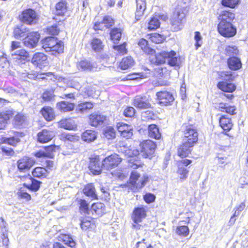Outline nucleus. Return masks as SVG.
Listing matches in <instances>:
<instances>
[{
	"instance_id": "37998d69",
	"label": "nucleus",
	"mask_w": 248,
	"mask_h": 248,
	"mask_svg": "<svg viewBox=\"0 0 248 248\" xmlns=\"http://www.w3.org/2000/svg\"><path fill=\"white\" fill-rule=\"evenodd\" d=\"M91 46L95 52L101 51L104 47L102 41L96 38L92 39Z\"/></svg>"
},
{
	"instance_id": "ea45409f",
	"label": "nucleus",
	"mask_w": 248,
	"mask_h": 248,
	"mask_svg": "<svg viewBox=\"0 0 248 248\" xmlns=\"http://www.w3.org/2000/svg\"><path fill=\"white\" fill-rule=\"evenodd\" d=\"M134 60L131 57L124 58L119 64V67L122 70L127 69L134 64Z\"/></svg>"
},
{
	"instance_id": "f3484780",
	"label": "nucleus",
	"mask_w": 248,
	"mask_h": 248,
	"mask_svg": "<svg viewBox=\"0 0 248 248\" xmlns=\"http://www.w3.org/2000/svg\"><path fill=\"white\" fill-rule=\"evenodd\" d=\"M117 129L123 137L129 139L133 135V128L131 125L124 123H118Z\"/></svg>"
},
{
	"instance_id": "79ce46f5",
	"label": "nucleus",
	"mask_w": 248,
	"mask_h": 248,
	"mask_svg": "<svg viewBox=\"0 0 248 248\" xmlns=\"http://www.w3.org/2000/svg\"><path fill=\"white\" fill-rule=\"evenodd\" d=\"M59 125L62 128L68 130H72L75 127V125L70 119L62 120L59 122Z\"/></svg>"
},
{
	"instance_id": "a18cd8bd",
	"label": "nucleus",
	"mask_w": 248,
	"mask_h": 248,
	"mask_svg": "<svg viewBox=\"0 0 248 248\" xmlns=\"http://www.w3.org/2000/svg\"><path fill=\"white\" fill-rule=\"evenodd\" d=\"M32 174L34 177L44 178L46 177L47 171L44 168L36 167L32 171Z\"/></svg>"
},
{
	"instance_id": "6ab92c4d",
	"label": "nucleus",
	"mask_w": 248,
	"mask_h": 248,
	"mask_svg": "<svg viewBox=\"0 0 248 248\" xmlns=\"http://www.w3.org/2000/svg\"><path fill=\"white\" fill-rule=\"evenodd\" d=\"M31 62L37 66H45L47 63V57L44 53H36L34 54Z\"/></svg>"
},
{
	"instance_id": "e433bc0d",
	"label": "nucleus",
	"mask_w": 248,
	"mask_h": 248,
	"mask_svg": "<svg viewBox=\"0 0 248 248\" xmlns=\"http://www.w3.org/2000/svg\"><path fill=\"white\" fill-rule=\"evenodd\" d=\"M28 31V30H27L24 26L21 25L15 28L14 31V35L16 38L19 39L27 36L29 34Z\"/></svg>"
},
{
	"instance_id": "c9c22d12",
	"label": "nucleus",
	"mask_w": 248,
	"mask_h": 248,
	"mask_svg": "<svg viewBox=\"0 0 248 248\" xmlns=\"http://www.w3.org/2000/svg\"><path fill=\"white\" fill-rule=\"evenodd\" d=\"M41 113L47 121L52 120L55 117L54 110L49 107H45L41 110Z\"/></svg>"
},
{
	"instance_id": "cd10ccee",
	"label": "nucleus",
	"mask_w": 248,
	"mask_h": 248,
	"mask_svg": "<svg viewBox=\"0 0 248 248\" xmlns=\"http://www.w3.org/2000/svg\"><path fill=\"white\" fill-rule=\"evenodd\" d=\"M97 138L96 133L93 130H87L82 134V140L88 143L93 142Z\"/></svg>"
},
{
	"instance_id": "bb28decb",
	"label": "nucleus",
	"mask_w": 248,
	"mask_h": 248,
	"mask_svg": "<svg viewBox=\"0 0 248 248\" xmlns=\"http://www.w3.org/2000/svg\"><path fill=\"white\" fill-rule=\"evenodd\" d=\"M84 194L93 199H97V195L94 185L93 184H88L85 186L83 190Z\"/></svg>"
},
{
	"instance_id": "393cba45",
	"label": "nucleus",
	"mask_w": 248,
	"mask_h": 248,
	"mask_svg": "<svg viewBox=\"0 0 248 248\" xmlns=\"http://www.w3.org/2000/svg\"><path fill=\"white\" fill-rule=\"evenodd\" d=\"M56 238L59 241L64 242L65 244L72 248H74L76 246V242L69 235L60 233V235L56 236Z\"/></svg>"
},
{
	"instance_id": "5701e85b",
	"label": "nucleus",
	"mask_w": 248,
	"mask_h": 248,
	"mask_svg": "<svg viewBox=\"0 0 248 248\" xmlns=\"http://www.w3.org/2000/svg\"><path fill=\"white\" fill-rule=\"evenodd\" d=\"M217 86L218 89L224 92L232 93L236 89V86L234 84L225 81L218 82Z\"/></svg>"
},
{
	"instance_id": "0e129e2a",
	"label": "nucleus",
	"mask_w": 248,
	"mask_h": 248,
	"mask_svg": "<svg viewBox=\"0 0 248 248\" xmlns=\"http://www.w3.org/2000/svg\"><path fill=\"white\" fill-rule=\"evenodd\" d=\"M17 194L19 198L24 199L27 201L30 200L31 199V195L24 190H20L17 192Z\"/></svg>"
},
{
	"instance_id": "9b49d317",
	"label": "nucleus",
	"mask_w": 248,
	"mask_h": 248,
	"mask_svg": "<svg viewBox=\"0 0 248 248\" xmlns=\"http://www.w3.org/2000/svg\"><path fill=\"white\" fill-rule=\"evenodd\" d=\"M198 133L192 126L187 127L184 132L183 141L194 144L198 140Z\"/></svg>"
},
{
	"instance_id": "052dcab7",
	"label": "nucleus",
	"mask_w": 248,
	"mask_h": 248,
	"mask_svg": "<svg viewBox=\"0 0 248 248\" xmlns=\"http://www.w3.org/2000/svg\"><path fill=\"white\" fill-rule=\"evenodd\" d=\"M19 141V138L15 137L5 138L3 140L4 143L12 146H15Z\"/></svg>"
},
{
	"instance_id": "f257e3e1",
	"label": "nucleus",
	"mask_w": 248,
	"mask_h": 248,
	"mask_svg": "<svg viewBox=\"0 0 248 248\" xmlns=\"http://www.w3.org/2000/svg\"><path fill=\"white\" fill-rule=\"evenodd\" d=\"M138 44L143 52L150 54L149 59L151 63L159 65L167 62L172 66L178 64L179 60L174 51L171 50L169 52L161 51L158 53H155L154 49L148 46L147 41L143 38L140 39Z\"/></svg>"
},
{
	"instance_id": "72a5a7b5",
	"label": "nucleus",
	"mask_w": 248,
	"mask_h": 248,
	"mask_svg": "<svg viewBox=\"0 0 248 248\" xmlns=\"http://www.w3.org/2000/svg\"><path fill=\"white\" fill-rule=\"evenodd\" d=\"M56 14L58 16H63L67 10V2L65 0L58 2L55 6Z\"/></svg>"
},
{
	"instance_id": "2f4dec72",
	"label": "nucleus",
	"mask_w": 248,
	"mask_h": 248,
	"mask_svg": "<svg viewBox=\"0 0 248 248\" xmlns=\"http://www.w3.org/2000/svg\"><path fill=\"white\" fill-rule=\"evenodd\" d=\"M229 67L233 70H237L241 67L242 63L239 59L236 57H231L228 60Z\"/></svg>"
},
{
	"instance_id": "09e8293b",
	"label": "nucleus",
	"mask_w": 248,
	"mask_h": 248,
	"mask_svg": "<svg viewBox=\"0 0 248 248\" xmlns=\"http://www.w3.org/2000/svg\"><path fill=\"white\" fill-rule=\"evenodd\" d=\"M219 78L226 82L232 81L234 77L230 71H222L219 74Z\"/></svg>"
},
{
	"instance_id": "a19ab883",
	"label": "nucleus",
	"mask_w": 248,
	"mask_h": 248,
	"mask_svg": "<svg viewBox=\"0 0 248 248\" xmlns=\"http://www.w3.org/2000/svg\"><path fill=\"white\" fill-rule=\"evenodd\" d=\"M217 108L220 111L226 112L231 115L235 114L236 108L234 106H228L226 104L221 103L217 106Z\"/></svg>"
},
{
	"instance_id": "aec40b11",
	"label": "nucleus",
	"mask_w": 248,
	"mask_h": 248,
	"mask_svg": "<svg viewBox=\"0 0 248 248\" xmlns=\"http://www.w3.org/2000/svg\"><path fill=\"white\" fill-rule=\"evenodd\" d=\"M114 24L113 19L109 16H106L104 17L102 22H96L94 23L93 28L95 30H103L104 27L107 28L111 27Z\"/></svg>"
},
{
	"instance_id": "4d7b16f0",
	"label": "nucleus",
	"mask_w": 248,
	"mask_h": 248,
	"mask_svg": "<svg viewBox=\"0 0 248 248\" xmlns=\"http://www.w3.org/2000/svg\"><path fill=\"white\" fill-rule=\"evenodd\" d=\"M178 167L177 173L180 175V178L183 180L186 179L187 177L188 170L185 167L182 166V165H178Z\"/></svg>"
},
{
	"instance_id": "1a4fd4ad",
	"label": "nucleus",
	"mask_w": 248,
	"mask_h": 248,
	"mask_svg": "<svg viewBox=\"0 0 248 248\" xmlns=\"http://www.w3.org/2000/svg\"><path fill=\"white\" fill-rule=\"evenodd\" d=\"M36 14L32 9H27L24 11L21 16L20 19L23 22L28 24H34L36 22Z\"/></svg>"
},
{
	"instance_id": "680f3d73",
	"label": "nucleus",
	"mask_w": 248,
	"mask_h": 248,
	"mask_svg": "<svg viewBox=\"0 0 248 248\" xmlns=\"http://www.w3.org/2000/svg\"><path fill=\"white\" fill-rule=\"evenodd\" d=\"M41 182L35 179L32 180L31 184L27 186L32 191H37L40 188Z\"/></svg>"
},
{
	"instance_id": "423d86ee",
	"label": "nucleus",
	"mask_w": 248,
	"mask_h": 248,
	"mask_svg": "<svg viewBox=\"0 0 248 248\" xmlns=\"http://www.w3.org/2000/svg\"><path fill=\"white\" fill-rule=\"evenodd\" d=\"M141 153L144 158H151L156 147V144L153 141L145 140L140 144Z\"/></svg>"
},
{
	"instance_id": "7ed1b4c3",
	"label": "nucleus",
	"mask_w": 248,
	"mask_h": 248,
	"mask_svg": "<svg viewBox=\"0 0 248 248\" xmlns=\"http://www.w3.org/2000/svg\"><path fill=\"white\" fill-rule=\"evenodd\" d=\"M140 174L137 171H132L131 173L129 183L128 184L129 189L134 192H136L140 190L143 187L148 181V177L146 176L140 180L138 183H136L137 181L140 177Z\"/></svg>"
},
{
	"instance_id": "6e6552de",
	"label": "nucleus",
	"mask_w": 248,
	"mask_h": 248,
	"mask_svg": "<svg viewBox=\"0 0 248 248\" xmlns=\"http://www.w3.org/2000/svg\"><path fill=\"white\" fill-rule=\"evenodd\" d=\"M121 161L118 155L113 154L106 157L102 161V165L104 169L110 170L117 167Z\"/></svg>"
},
{
	"instance_id": "ddd939ff",
	"label": "nucleus",
	"mask_w": 248,
	"mask_h": 248,
	"mask_svg": "<svg viewBox=\"0 0 248 248\" xmlns=\"http://www.w3.org/2000/svg\"><path fill=\"white\" fill-rule=\"evenodd\" d=\"M134 105L140 109H146L151 108V105L149 98L145 96H136L134 100Z\"/></svg>"
},
{
	"instance_id": "0eeeda50",
	"label": "nucleus",
	"mask_w": 248,
	"mask_h": 248,
	"mask_svg": "<svg viewBox=\"0 0 248 248\" xmlns=\"http://www.w3.org/2000/svg\"><path fill=\"white\" fill-rule=\"evenodd\" d=\"M125 154L128 156L131 157L128 160V166L133 169H136L141 166V163L140 160L137 159V155H139V151L134 148L127 149L125 151Z\"/></svg>"
},
{
	"instance_id": "9d476101",
	"label": "nucleus",
	"mask_w": 248,
	"mask_h": 248,
	"mask_svg": "<svg viewBox=\"0 0 248 248\" xmlns=\"http://www.w3.org/2000/svg\"><path fill=\"white\" fill-rule=\"evenodd\" d=\"M156 95L159 103L165 106L171 105L174 100L172 94L166 91L157 92Z\"/></svg>"
},
{
	"instance_id": "8fccbe9b",
	"label": "nucleus",
	"mask_w": 248,
	"mask_h": 248,
	"mask_svg": "<svg viewBox=\"0 0 248 248\" xmlns=\"http://www.w3.org/2000/svg\"><path fill=\"white\" fill-rule=\"evenodd\" d=\"M175 232L178 235L185 237L188 234L189 229L186 226H180L176 228Z\"/></svg>"
},
{
	"instance_id": "c85d7f7f",
	"label": "nucleus",
	"mask_w": 248,
	"mask_h": 248,
	"mask_svg": "<svg viewBox=\"0 0 248 248\" xmlns=\"http://www.w3.org/2000/svg\"><path fill=\"white\" fill-rule=\"evenodd\" d=\"M93 107V104L92 102H84L78 104L76 107L75 111L78 113H83Z\"/></svg>"
},
{
	"instance_id": "864d4df0",
	"label": "nucleus",
	"mask_w": 248,
	"mask_h": 248,
	"mask_svg": "<svg viewBox=\"0 0 248 248\" xmlns=\"http://www.w3.org/2000/svg\"><path fill=\"white\" fill-rule=\"evenodd\" d=\"M55 146H48L46 148V152H48V153H46L45 152H39L36 154V155L38 157H42V156H50L51 155V153L55 151Z\"/></svg>"
},
{
	"instance_id": "b1692460",
	"label": "nucleus",
	"mask_w": 248,
	"mask_h": 248,
	"mask_svg": "<svg viewBox=\"0 0 248 248\" xmlns=\"http://www.w3.org/2000/svg\"><path fill=\"white\" fill-rule=\"evenodd\" d=\"M234 18V14L229 11H221L218 16V19L220 20V22L224 23L228 22L232 23Z\"/></svg>"
},
{
	"instance_id": "f704fd0d",
	"label": "nucleus",
	"mask_w": 248,
	"mask_h": 248,
	"mask_svg": "<svg viewBox=\"0 0 248 248\" xmlns=\"http://www.w3.org/2000/svg\"><path fill=\"white\" fill-rule=\"evenodd\" d=\"M148 135L150 137L156 140L161 138L158 127L155 124H151L148 126Z\"/></svg>"
},
{
	"instance_id": "dca6fc26",
	"label": "nucleus",
	"mask_w": 248,
	"mask_h": 248,
	"mask_svg": "<svg viewBox=\"0 0 248 248\" xmlns=\"http://www.w3.org/2000/svg\"><path fill=\"white\" fill-rule=\"evenodd\" d=\"M106 116L102 114L93 113L89 117V122L91 125L96 126L107 123Z\"/></svg>"
},
{
	"instance_id": "f03ea898",
	"label": "nucleus",
	"mask_w": 248,
	"mask_h": 248,
	"mask_svg": "<svg viewBox=\"0 0 248 248\" xmlns=\"http://www.w3.org/2000/svg\"><path fill=\"white\" fill-rule=\"evenodd\" d=\"M42 47L46 52H51L53 55L63 52V45L55 37H47L42 40Z\"/></svg>"
},
{
	"instance_id": "58836bf2",
	"label": "nucleus",
	"mask_w": 248,
	"mask_h": 248,
	"mask_svg": "<svg viewBox=\"0 0 248 248\" xmlns=\"http://www.w3.org/2000/svg\"><path fill=\"white\" fill-rule=\"evenodd\" d=\"M90 220H88L87 218H83L81 220L80 226L82 230L86 231L89 229H94L95 225L93 218H89Z\"/></svg>"
},
{
	"instance_id": "de8ad7c7",
	"label": "nucleus",
	"mask_w": 248,
	"mask_h": 248,
	"mask_svg": "<svg viewBox=\"0 0 248 248\" xmlns=\"http://www.w3.org/2000/svg\"><path fill=\"white\" fill-rule=\"evenodd\" d=\"M111 40L116 43L121 38L122 31L120 29L114 28L112 29L110 33Z\"/></svg>"
},
{
	"instance_id": "20e7f679",
	"label": "nucleus",
	"mask_w": 248,
	"mask_h": 248,
	"mask_svg": "<svg viewBox=\"0 0 248 248\" xmlns=\"http://www.w3.org/2000/svg\"><path fill=\"white\" fill-rule=\"evenodd\" d=\"M185 14L181 9H177L174 13L171 19L172 29L174 31L181 30L183 26Z\"/></svg>"
},
{
	"instance_id": "c756f323",
	"label": "nucleus",
	"mask_w": 248,
	"mask_h": 248,
	"mask_svg": "<svg viewBox=\"0 0 248 248\" xmlns=\"http://www.w3.org/2000/svg\"><path fill=\"white\" fill-rule=\"evenodd\" d=\"M146 9V3L145 1L139 0L137 2V8L135 13V17L137 20H139L140 17L143 15Z\"/></svg>"
},
{
	"instance_id": "5fc2aeb1",
	"label": "nucleus",
	"mask_w": 248,
	"mask_h": 248,
	"mask_svg": "<svg viewBox=\"0 0 248 248\" xmlns=\"http://www.w3.org/2000/svg\"><path fill=\"white\" fill-rule=\"evenodd\" d=\"M225 52L226 55L232 57L237 55L238 54V50L237 47L235 46H227L225 48Z\"/></svg>"
},
{
	"instance_id": "e2e57ef3",
	"label": "nucleus",
	"mask_w": 248,
	"mask_h": 248,
	"mask_svg": "<svg viewBox=\"0 0 248 248\" xmlns=\"http://www.w3.org/2000/svg\"><path fill=\"white\" fill-rule=\"evenodd\" d=\"M135 217H144L146 216L145 210L143 208H137L133 212Z\"/></svg>"
},
{
	"instance_id": "3c124183",
	"label": "nucleus",
	"mask_w": 248,
	"mask_h": 248,
	"mask_svg": "<svg viewBox=\"0 0 248 248\" xmlns=\"http://www.w3.org/2000/svg\"><path fill=\"white\" fill-rule=\"evenodd\" d=\"M160 24L158 19L156 17H153L148 23V28L150 30H155L160 26Z\"/></svg>"
},
{
	"instance_id": "4c0bfd02",
	"label": "nucleus",
	"mask_w": 248,
	"mask_h": 248,
	"mask_svg": "<svg viewBox=\"0 0 248 248\" xmlns=\"http://www.w3.org/2000/svg\"><path fill=\"white\" fill-rule=\"evenodd\" d=\"M57 107L61 111L67 112L73 110L75 108V105L73 103L68 102L62 101L57 103Z\"/></svg>"
},
{
	"instance_id": "69168bd1",
	"label": "nucleus",
	"mask_w": 248,
	"mask_h": 248,
	"mask_svg": "<svg viewBox=\"0 0 248 248\" xmlns=\"http://www.w3.org/2000/svg\"><path fill=\"white\" fill-rule=\"evenodd\" d=\"M194 39L196 41L195 46L197 49L202 46V36L201 35V33L199 31H196L195 32Z\"/></svg>"
},
{
	"instance_id": "774afa93",
	"label": "nucleus",
	"mask_w": 248,
	"mask_h": 248,
	"mask_svg": "<svg viewBox=\"0 0 248 248\" xmlns=\"http://www.w3.org/2000/svg\"><path fill=\"white\" fill-rule=\"evenodd\" d=\"M42 97L45 101H49L52 100L54 98V94L52 92L47 91L44 93Z\"/></svg>"
},
{
	"instance_id": "603ef678",
	"label": "nucleus",
	"mask_w": 248,
	"mask_h": 248,
	"mask_svg": "<svg viewBox=\"0 0 248 248\" xmlns=\"http://www.w3.org/2000/svg\"><path fill=\"white\" fill-rule=\"evenodd\" d=\"M104 135L108 139L110 140L115 137V132L113 128L109 126L104 129Z\"/></svg>"
},
{
	"instance_id": "13d9d810",
	"label": "nucleus",
	"mask_w": 248,
	"mask_h": 248,
	"mask_svg": "<svg viewBox=\"0 0 248 248\" xmlns=\"http://www.w3.org/2000/svg\"><path fill=\"white\" fill-rule=\"evenodd\" d=\"M80 206L79 209L80 212L87 213L89 211V204L85 200L80 199L79 201Z\"/></svg>"
},
{
	"instance_id": "7c9ffc66",
	"label": "nucleus",
	"mask_w": 248,
	"mask_h": 248,
	"mask_svg": "<svg viewBox=\"0 0 248 248\" xmlns=\"http://www.w3.org/2000/svg\"><path fill=\"white\" fill-rule=\"evenodd\" d=\"M77 67L81 71H91L95 68V65L93 63H92L87 60H84L78 63Z\"/></svg>"
},
{
	"instance_id": "f8f14e48",
	"label": "nucleus",
	"mask_w": 248,
	"mask_h": 248,
	"mask_svg": "<svg viewBox=\"0 0 248 248\" xmlns=\"http://www.w3.org/2000/svg\"><path fill=\"white\" fill-rule=\"evenodd\" d=\"M89 167L94 175H99L101 173L103 166L102 162L101 163L100 162L99 156H96L91 158Z\"/></svg>"
},
{
	"instance_id": "49530a36",
	"label": "nucleus",
	"mask_w": 248,
	"mask_h": 248,
	"mask_svg": "<svg viewBox=\"0 0 248 248\" xmlns=\"http://www.w3.org/2000/svg\"><path fill=\"white\" fill-rule=\"evenodd\" d=\"M26 119V116L21 113H17L13 120V124L15 126L19 127L22 125Z\"/></svg>"
},
{
	"instance_id": "4be33fe9",
	"label": "nucleus",
	"mask_w": 248,
	"mask_h": 248,
	"mask_svg": "<svg viewBox=\"0 0 248 248\" xmlns=\"http://www.w3.org/2000/svg\"><path fill=\"white\" fill-rule=\"evenodd\" d=\"M13 114L12 110H8L0 112V129H3L8 120Z\"/></svg>"
},
{
	"instance_id": "412c9836",
	"label": "nucleus",
	"mask_w": 248,
	"mask_h": 248,
	"mask_svg": "<svg viewBox=\"0 0 248 248\" xmlns=\"http://www.w3.org/2000/svg\"><path fill=\"white\" fill-rule=\"evenodd\" d=\"M193 145L194 144H190L189 142L183 141V144L178 150L179 156L182 158L187 156L191 153V148Z\"/></svg>"
},
{
	"instance_id": "473e14b6",
	"label": "nucleus",
	"mask_w": 248,
	"mask_h": 248,
	"mask_svg": "<svg viewBox=\"0 0 248 248\" xmlns=\"http://www.w3.org/2000/svg\"><path fill=\"white\" fill-rule=\"evenodd\" d=\"M219 124L221 128L224 130L228 131L232 126L231 119L226 117L225 115L221 117L219 120Z\"/></svg>"
},
{
	"instance_id": "a878e982",
	"label": "nucleus",
	"mask_w": 248,
	"mask_h": 248,
	"mask_svg": "<svg viewBox=\"0 0 248 248\" xmlns=\"http://www.w3.org/2000/svg\"><path fill=\"white\" fill-rule=\"evenodd\" d=\"M14 59L21 61H27L29 60V54L24 49H20L11 53Z\"/></svg>"
},
{
	"instance_id": "a211bd4d",
	"label": "nucleus",
	"mask_w": 248,
	"mask_h": 248,
	"mask_svg": "<svg viewBox=\"0 0 248 248\" xmlns=\"http://www.w3.org/2000/svg\"><path fill=\"white\" fill-rule=\"evenodd\" d=\"M38 140L41 143H46L51 140L55 136L53 131L43 129L41 132L38 133Z\"/></svg>"
},
{
	"instance_id": "2eb2a0df",
	"label": "nucleus",
	"mask_w": 248,
	"mask_h": 248,
	"mask_svg": "<svg viewBox=\"0 0 248 248\" xmlns=\"http://www.w3.org/2000/svg\"><path fill=\"white\" fill-rule=\"evenodd\" d=\"M34 160L28 157H24L17 162L18 169L21 171L29 170L34 164Z\"/></svg>"
},
{
	"instance_id": "39448f33",
	"label": "nucleus",
	"mask_w": 248,
	"mask_h": 248,
	"mask_svg": "<svg viewBox=\"0 0 248 248\" xmlns=\"http://www.w3.org/2000/svg\"><path fill=\"white\" fill-rule=\"evenodd\" d=\"M217 29L219 33L226 37H231L234 36L236 33V29L232 23L219 22Z\"/></svg>"
},
{
	"instance_id": "4468645a",
	"label": "nucleus",
	"mask_w": 248,
	"mask_h": 248,
	"mask_svg": "<svg viewBox=\"0 0 248 248\" xmlns=\"http://www.w3.org/2000/svg\"><path fill=\"white\" fill-rule=\"evenodd\" d=\"M24 41V45L29 48L35 47L38 42L40 34L37 32L29 33Z\"/></svg>"
},
{
	"instance_id": "c03bdc74",
	"label": "nucleus",
	"mask_w": 248,
	"mask_h": 248,
	"mask_svg": "<svg viewBox=\"0 0 248 248\" xmlns=\"http://www.w3.org/2000/svg\"><path fill=\"white\" fill-rule=\"evenodd\" d=\"M105 207L104 204L101 202L94 203L92 205V209L99 216L103 215L105 211Z\"/></svg>"
},
{
	"instance_id": "338daca9",
	"label": "nucleus",
	"mask_w": 248,
	"mask_h": 248,
	"mask_svg": "<svg viewBox=\"0 0 248 248\" xmlns=\"http://www.w3.org/2000/svg\"><path fill=\"white\" fill-rule=\"evenodd\" d=\"M135 110L131 107H127L124 111V114L125 117H132L134 115Z\"/></svg>"
},
{
	"instance_id": "6e6d98bb",
	"label": "nucleus",
	"mask_w": 248,
	"mask_h": 248,
	"mask_svg": "<svg viewBox=\"0 0 248 248\" xmlns=\"http://www.w3.org/2000/svg\"><path fill=\"white\" fill-rule=\"evenodd\" d=\"M164 39V36L158 33H153L150 36L151 41L156 44L162 42Z\"/></svg>"
},
{
	"instance_id": "bf43d9fd",
	"label": "nucleus",
	"mask_w": 248,
	"mask_h": 248,
	"mask_svg": "<svg viewBox=\"0 0 248 248\" xmlns=\"http://www.w3.org/2000/svg\"><path fill=\"white\" fill-rule=\"evenodd\" d=\"M238 3V0H222V4L226 7L234 8Z\"/></svg>"
}]
</instances>
